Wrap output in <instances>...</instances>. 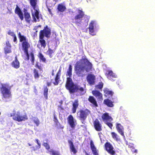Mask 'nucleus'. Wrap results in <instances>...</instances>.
<instances>
[{"label":"nucleus","instance_id":"50","mask_svg":"<svg viewBox=\"0 0 155 155\" xmlns=\"http://www.w3.org/2000/svg\"><path fill=\"white\" fill-rule=\"evenodd\" d=\"M35 142H36V143H37L38 145L37 146H39L41 147V144H40V143L39 142L38 140V139H36L35 140Z\"/></svg>","mask_w":155,"mask_h":155},{"label":"nucleus","instance_id":"12","mask_svg":"<svg viewBox=\"0 0 155 155\" xmlns=\"http://www.w3.org/2000/svg\"><path fill=\"white\" fill-rule=\"evenodd\" d=\"M105 149L110 154L114 155L115 151L113 150L114 148L111 144L109 142H107L104 144Z\"/></svg>","mask_w":155,"mask_h":155},{"label":"nucleus","instance_id":"16","mask_svg":"<svg viewBox=\"0 0 155 155\" xmlns=\"http://www.w3.org/2000/svg\"><path fill=\"white\" fill-rule=\"evenodd\" d=\"M68 122L71 128L74 129L75 126V122L76 121L74 120L72 115H70L67 118Z\"/></svg>","mask_w":155,"mask_h":155},{"label":"nucleus","instance_id":"54","mask_svg":"<svg viewBox=\"0 0 155 155\" xmlns=\"http://www.w3.org/2000/svg\"><path fill=\"white\" fill-rule=\"evenodd\" d=\"M59 107L61 109V110H64L63 108L62 107H61V106H59Z\"/></svg>","mask_w":155,"mask_h":155},{"label":"nucleus","instance_id":"47","mask_svg":"<svg viewBox=\"0 0 155 155\" xmlns=\"http://www.w3.org/2000/svg\"><path fill=\"white\" fill-rule=\"evenodd\" d=\"M8 34L12 37L15 35L13 32L11 31L10 30L8 31Z\"/></svg>","mask_w":155,"mask_h":155},{"label":"nucleus","instance_id":"10","mask_svg":"<svg viewBox=\"0 0 155 155\" xmlns=\"http://www.w3.org/2000/svg\"><path fill=\"white\" fill-rule=\"evenodd\" d=\"M51 29L47 25L44 27L43 30H41L39 34V36L44 37L45 36L48 38H50L51 34Z\"/></svg>","mask_w":155,"mask_h":155},{"label":"nucleus","instance_id":"20","mask_svg":"<svg viewBox=\"0 0 155 155\" xmlns=\"http://www.w3.org/2000/svg\"><path fill=\"white\" fill-rule=\"evenodd\" d=\"M92 93L98 99L100 100L103 99V95L99 91L96 90H94L92 91Z\"/></svg>","mask_w":155,"mask_h":155},{"label":"nucleus","instance_id":"59","mask_svg":"<svg viewBox=\"0 0 155 155\" xmlns=\"http://www.w3.org/2000/svg\"><path fill=\"white\" fill-rule=\"evenodd\" d=\"M36 30V32H38V31H37V30Z\"/></svg>","mask_w":155,"mask_h":155},{"label":"nucleus","instance_id":"49","mask_svg":"<svg viewBox=\"0 0 155 155\" xmlns=\"http://www.w3.org/2000/svg\"><path fill=\"white\" fill-rule=\"evenodd\" d=\"M6 46L8 47L11 48V46L9 41H7L6 42Z\"/></svg>","mask_w":155,"mask_h":155},{"label":"nucleus","instance_id":"5","mask_svg":"<svg viewBox=\"0 0 155 155\" xmlns=\"http://www.w3.org/2000/svg\"><path fill=\"white\" fill-rule=\"evenodd\" d=\"M78 14L73 18L71 19L72 23L79 26L81 24L84 15V12L82 10L78 9Z\"/></svg>","mask_w":155,"mask_h":155},{"label":"nucleus","instance_id":"21","mask_svg":"<svg viewBox=\"0 0 155 155\" xmlns=\"http://www.w3.org/2000/svg\"><path fill=\"white\" fill-rule=\"evenodd\" d=\"M78 106L79 101L78 100V99L75 100L72 103V107L71 109L72 113L74 114L76 113Z\"/></svg>","mask_w":155,"mask_h":155},{"label":"nucleus","instance_id":"8","mask_svg":"<svg viewBox=\"0 0 155 155\" xmlns=\"http://www.w3.org/2000/svg\"><path fill=\"white\" fill-rule=\"evenodd\" d=\"M10 117H12L13 120L18 122L24 121L28 119V117L26 114L22 116L21 115L19 112H18L17 113L10 114Z\"/></svg>","mask_w":155,"mask_h":155},{"label":"nucleus","instance_id":"22","mask_svg":"<svg viewBox=\"0 0 155 155\" xmlns=\"http://www.w3.org/2000/svg\"><path fill=\"white\" fill-rule=\"evenodd\" d=\"M90 145L91 148L93 155H99L98 153V150L97 149L92 140L91 141Z\"/></svg>","mask_w":155,"mask_h":155},{"label":"nucleus","instance_id":"19","mask_svg":"<svg viewBox=\"0 0 155 155\" xmlns=\"http://www.w3.org/2000/svg\"><path fill=\"white\" fill-rule=\"evenodd\" d=\"M15 12V13L18 15L21 21L24 19L23 13L20 8L18 7V5H16Z\"/></svg>","mask_w":155,"mask_h":155},{"label":"nucleus","instance_id":"51","mask_svg":"<svg viewBox=\"0 0 155 155\" xmlns=\"http://www.w3.org/2000/svg\"><path fill=\"white\" fill-rule=\"evenodd\" d=\"M41 25H39L38 26H36L35 27L34 30H37V29L39 27H41Z\"/></svg>","mask_w":155,"mask_h":155},{"label":"nucleus","instance_id":"3","mask_svg":"<svg viewBox=\"0 0 155 155\" xmlns=\"http://www.w3.org/2000/svg\"><path fill=\"white\" fill-rule=\"evenodd\" d=\"M1 85L0 92L2 94V97L5 99L11 98L12 97L11 86L7 83H1Z\"/></svg>","mask_w":155,"mask_h":155},{"label":"nucleus","instance_id":"57","mask_svg":"<svg viewBox=\"0 0 155 155\" xmlns=\"http://www.w3.org/2000/svg\"><path fill=\"white\" fill-rule=\"evenodd\" d=\"M28 145L29 146H31V144L29 143H28Z\"/></svg>","mask_w":155,"mask_h":155},{"label":"nucleus","instance_id":"41","mask_svg":"<svg viewBox=\"0 0 155 155\" xmlns=\"http://www.w3.org/2000/svg\"><path fill=\"white\" fill-rule=\"evenodd\" d=\"M41 148V147L38 146L37 145L35 146H33L30 147V149H31V151L32 152L33 151H35Z\"/></svg>","mask_w":155,"mask_h":155},{"label":"nucleus","instance_id":"7","mask_svg":"<svg viewBox=\"0 0 155 155\" xmlns=\"http://www.w3.org/2000/svg\"><path fill=\"white\" fill-rule=\"evenodd\" d=\"M10 117H12L13 120L18 122L24 121L28 119V117L26 114L22 116L21 115L19 112H18L17 113L10 114Z\"/></svg>","mask_w":155,"mask_h":155},{"label":"nucleus","instance_id":"33","mask_svg":"<svg viewBox=\"0 0 155 155\" xmlns=\"http://www.w3.org/2000/svg\"><path fill=\"white\" fill-rule=\"evenodd\" d=\"M31 120L37 126H39L40 124V122L38 117H32L31 118Z\"/></svg>","mask_w":155,"mask_h":155},{"label":"nucleus","instance_id":"34","mask_svg":"<svg viewBox=\"0 0 155 155\" xmlns=\"http://www.w3.org/2000/svg\"><path fill=\"white\" fill-rule=\"evenodd\" d=\"M48 89L47 86H44L43 87V94L46 100L48 99Z\"/></svg>","mask_w":155,"mask_h":155},{"label":"nucleus","instance_id":"27","mask_svg":"<svg viewBox=\"0 0 155 155\" xmlns=\"http://www.w3.org/2000/svg\"><path fill=\"white\" fill-rule=\"evenodd\" d=\"M116 127L118 132L121 135L124 137H125L124 132V128L121 124H117Z\"/></svg>","mask_w":155,"mask_h":155},{"label":"nucleus","instance_id":"46","mask_svg":"<svg viewBox=\"0 0 155 155\" xmlns=\"http://www.w3.org/2000/svg\"><path fill=\"white\" fill-rule=\"evenodd\" d=\"M54 121L57 124L58 123V120L57 118L56 115L55 114L54 116Z\"/></svg>","mask_w":155,"mask_h":155},{"label":"nucleus","instance_id":"2","mask_svg":"<svg viewBox=\"0 0 155 155\" xmlns=\"http://www.w3.org/2000/svg\"><path fill=\"white\" fill-rule=\"evenodd\" d=\"M83 62L86 64L87 67L85 70L87 72L90 71L92 68V64L86 58H82L77 61L75 66L74 71L76 74L79 77H83L85 75L84 73L85 67L82 65Z\"/></svg>","mask_w":155,"mask_h":155},{"label":"nucleus","instance_id":"18","mask_svg":"<svg viewBox=\"0 0 155 155\" xmlns=\"http://www.w3.org/2000/svg\"><path fill=\"white\" fill-rule=\"evenodd\" d=\"M102 119L104 123L107 122H110L113 120L112 118L109 115V114L105 113L101 116Z\"/></svg>","mask_w":155,"mask_h":155},{"label":"nucleus","instance_id":"56","mask_svg":"<svg viewBox=\"0 0 155 155\" xmlns=\"http://www.w3.org/2000/svg\"><path fill=\"white\" fill-rule=\"evenodd\" d=\"M134 152L135 153H137V150H135L134 151Z\"/></svg>","mask_w":155,"mask_h":155},{"label":"nucleus","instance_id":"28","mask_svg":"<svg viewBox=\"0 0 155 155\" xmlns=\"http://www.w3.org/2000/svg\"><path fill=\"white\" fill-rule=\"evenodd\" d=\"M44 37H41L39 36V40L38 42L40 43L41 47L45 48L46 46V41L44 39Z\"/></svg>","mask_w":155,"mask_h":155},{"label":"nucleus","instance_id":"37","mask_svg":"<svg viewBox=\"0 0 155 155\" xmlns=\"http://www.w3.org/2000/svg\"><path fill=\"white\" fill-rule=\"evenodd\" d=\"M34 77L35 79H38L40 77V74L38 71L35 68H34L33 70Z\"/></svg>","mask_w":155,"mask_h":155},{"label":"nucleus","instance_id":"1","mask_svg":"<svg viewBox=\"0 0 155 155\" xmlns=\"http://www.w3.org/2000/svg\"><path fill=\"white\" fill-rule=\"evenodd\" d=\"M72 66L71 64L69 65V68L67 71L66 75L67 81L65 84L66 89L68 90L70 93H74L76 92H79L82 95L84 93V89L83 87L79 86L74 84L72 81L71 77L72 75Z\"/></svg>","mask_w":155,"mask_h":155},{"label":"nucleus","instance_id":"25","mask_svg":"<svg viewBox=\"0 0 155 155\" xmlns=\"http://www.w3.org/2000/svg\"><path fill=\"white\" fill-rule=\"evenodd\" d=\"M105 75L110 79H112V78H117V75L114 73L111 70H108L105 73Z\"/></svg>","mask_w":155,"mask_h":155},{"label":"nucleus","instance_id":"13","mask_svg":"<svg viewBox=\"0 0 155 155\" xmlns=\"http://www.w3.org/2000/svg\"><path fill=\"white\" fill-rule=\"evenodd\" d=\"M27 54L25 53L26 56L25 60L27 61H29V59L31 62L32 65H34L35 61V57L34 56V53L33 51L29 53L28 52Z\"/></svg>","mask_w":155,"mask_h":155},{"label":"nucleus","instance_id":"6","mask_svg":"<svg viewBox=\"0 0 155 155\" xmlns=\"http://www.w3.org/2000/svg\"><path fill=\"white\" fill-rule=\"evenodd\" d=\"M30 4L33 9L35 10L34 13L32 14V18L34 22H36L40 21L39 11L35 9L37 5V0H30Z\"/></svg>","mask_w":155,"mask_h":155},{"label":"nucleus","instance_id":"4","mask_svg":"<svg viewBox=\"0 0 155 155\" xmlns=\"http://www.w3.org/2000/svg\"><path fill=\"white\" fill-rule=\"evenodd\" d=\"M18 36L19 40V41L21 42L22 50L25 53L28 54L27 52H28V49L30 47V45L28 42V39L25 36L22 35L20 32L18 33Z\"/></svg>","mask_w":155,"mask_h":155},{"label":"nucleus","instance_id":"44","mask_svg":"<svg viewBox=\"0 0 155 155\" xmlns=\"http://www.w3.org/2000/svg\"><path fill=\"white\" fill-rule=\"evenodd\" d=\"M43 145L45 147L46 149L48 150L50 149V147L49 144L47 143H44Z\"/></svg>","mask_w":155,"mask_h":155},{"label":"nucleus","instance_id":"31","mask_svg":"<svg viewBox=\"0 0 155 155\" xmlns=\"http://www.w3.org/2000/svg\"><path fill=\"white\" fill-rule=\"evenodd\" d=\"M104 103L109 107H113L114 106L113 102L108 99H105Z\"/></svg>","mask_w":155,"mask_h":155},{"label":"nucleus","instance_id":"26","mask_svg":"<svg viewBox=\"0 0 155 155\" xmlns=\"http://www.w3.org/2000/svg\"><path fill=\"white\" fill-rule=\"evenodd\" d=\"M15 60L12 62L11 65L13 68L18 69L20 67V63L17 59V56L15 57Z\"/></svg>","mask_w":155,"mask_h":155},{"label":"nucleus","instance_id":"38","mask_svg":"<svg viewBox=\"0 0 155 155\" xmlns=\"http://www.w3.org/2000/svg\"><path fill=\"white\" fill-rule=\"evenodd\" d=\"M48 153L51 155H61L58 151L53 150L48 151Z\"/></svg>","mask_w":155,"mask_h":155},{"label":"nucleus","instance_id":"55","mask_svg":"<svg viewBox=\"0 0 155 155\" xmlns=\"http://www.w3.org/2000/svg\"><path fill=\"white\" fill-rule=\"evenodd\" d=\"M84 152L85 153V155H89V154L88 153H87L86 151H85Z\"/></svg>","mask_w":155,"mask_h":155},{"label":"nucleus","instance_id":"32","mask_svg":"<svg viewBox=\"0 0 155 155\" xmlns=\"http://www.w3.org/2000/svg\"><path fill=\"white\" fill-rule=\"evenodd\" d=\"M58 11L60 12H63L66 9V7L62 4H59L58 5Z\"/></svg>","mask_w":155,"mask_h":155},{"label":"nucleus","instance_id":"42","mask_svg":"<svg viewBox=\"0 0 155 155\" xmlns=\"http://www.w3.org/2000/svg\"><path fill=\"white\" fill-rule=\"evenodd\" d=\"M103 86V84L102 82L98 84L95 86V87L101 90Z\"/></svg>","mask_w":155,"mask_h":155},{"label":"nucleus","instance_id":"60","mask_svg":"<svg viewBox=\"0 0 155 155\" xmlns=\"http://www.w3.org/2000/svg\"><path fill=\"white\" fill-rule=\"evenodd\" d=\"M1 114V112H0V115Z\"/></svg>","mask_w":155,"mask_h":155},{"label":"nucleus","instance_id":"40","mask_svg":"<svg viewBox=\"0 0 155 155\" xmlns=\"http://www.w3.org/2000/svg\"><path fill=\"white\" fill-rule=\"evenodd\" d=\"M11 48L8 47H5L4 48L5 53V54H8L11 52Z\"/></svg>","mask_w":155,"mask_h":155},{"label":"nucleus","instance_id":"23","mask_svg":"<svg viewBox=\"0 0 155 155\" xmlns=\"http://www.w3.org/2000/svg\"><path fill=\"white\" fill-rule=\"evenodd\" d=\"M24 15L25 21L29 23L31 20V15L30 14L25 8L24 9Z\"/></svg>","mask_w":155,"mask_h":155},{"label":"nucleus","instance_id":"52","mask_svg":"<svg viewBox=\"0 0 155 155\" xmlns=\"http://www.w3.org/2000/svg\"><path fill=\"white\" fill-rule=\"evenodd\" d=\"M48 9L49 13L50 14H52L51 9L49 8H48Z\"/></svg>","mask_w":155,"mask_h":155},{"label":"nucleus","instance_id":"36","mask_svg":"<svg viewBox=\"0 0 155 155\" xmlns=\"http://www.w3.org/2000/svg\"><path fill=\"white\" fill-rule=\"evenodd\" d=\"M38 56L40 61H41L44 63H46V59L41 52H39L38 53Z\"/></svg>","mask_w":155,"mask_h":155},{"label":"nucleus","instance_id":"11","mask_svg":"<svg viewBox=\"0 0 155 155\" xmlns=\"http://www.w3.org/2000/svg\"><path fill=\"white\" fill-rule=\"evenodd\" d=\"M90 112V111L87 109L84 110H80L78 112L79 113V119L81 120H85Z\"/></svg>","mask_w":155,"mask_h":155},{"label":"nucleus","instance_id":"14","mask_svg":"<svg viewBox=\"0 0 155 155\" xmlns=\"http://www.w3.org/2000/svg\"><path fill=\"white\" fill-rule=\"evenodd\" d=\"M95 76L93 74H89L87 77V80L88 84L91 85L95 84Z\"/></svg>","mask_w":155,"mask_h":155},{"label":"nucleus","instance_id":"43","mask_svg":"<svg viewBox=\"0 0 155 155\" xmlns=\"http://www.w3.org/2000/svg\"><path fill=\"white\" fill-rule=\"evenodd\" d=\"M35 67L38 68L40 71H41L42 70V67L39 65V63L38 61H37L36 62L35 65Z\"/></svg>","mask_w":155,"mask_h":155},{"label":"nucleus","instance_id":"53","mask_svg":"<svg viewBox=\"0 0 155 155\" xmlns=\"http://www.w3.org/2000/svg\"><path fill=\"white\" fill-rule=\"evenodd\" d=\"M54 70H52L51 72V75L52 76H54Z\"/></svg>","mask_w":155,"mask_h":155},{"label":"nucleus","instance_id":"30","mask_svg":"<svg viewBox=\"0 0 155 155\" xmlns=\"http://www.w3.org/2000/svg\"><path fill=\"white\" fill-rule=\"evenodd\" d=\"M104 92L105 93V96L111 97L114 94V92L111 91L109 90L107 88H105L104 89Z\"/></svg>","mask_w":155,"mask_h":155},{"label":"nucleus","instance_id":"39","mask_svg":"<svg viewBox=\"0 0 155 155\" xmlns=\"http://www.w3.org/2000/svg\"><path fill=\"white\" fill-rule=\"evenodd\" d=\"M54 50L51 49L50 48H48V50L47 52V54L49 56V57L50 58H51L52 57V54L54 52Z\"/></svg>","mask_w":155,"mask_h":155},{"label":"nucleus","instance_id":"48","mask_svg":"<svg viewBox=\"0 0 155 155\" xmlns=\"http://www.w3.org/2000/svg\"><path fill=\"white\" fill-rule=\"evenodd\" d=\"M12 37H13V41L15 42V44H17V39L16 35H15L14 36Z\"/></svg>","mask_w":155,"mask_h":155},{"label":"nucleus","instance_id":"58","mask_svg":"<svg viewBox=\"0 0 155 155\" xmlns=\"http://www.w3.org/2000/svg\"><path fill=\"white\" fill-rule=\"evenodd\" d=\"M87 16V18L88 19H88H89V16Z\"/></svg>","mask_w":155,"mask_h":155},{"label":"nucleus","instance_id":"9","mask_svg":"<svg viewBox=\"0 0 155 155\" xmlns=\"http://www.w3.org/2000/svg\"><path fill=\"white\" fill-rule=\"evenodd\" d=\"M61 68H60L58 71L57 73L55 75L54 79H51V82H47V86L48 87L51 85V82L53 83L54 85H57L61 81L60 77L61 75Z\"/></svg>","mask_w":155,"mask_h":155},{"label":"nucleus","instance_id":"45","mask_svg":"<svg viewBox=\"0 0 155 155\" xmlns=\"http://www.w3.org/2000/svg\"><path fill=\"white\" fill-rule=\"evenodd\" d=\"M106 125H107L111 129H112V127H113V124L109 122H107L104 123Z\"/></svg>","mask_w":155,"mask_h":155},{"label":"nucleus","instance_id":"24","mask_svg":"<svg viewBox=\"0 0 155 155\" xmlns=\"http://www.w3.org/2000/svg\"><path fill=\"white\" fill-rule=\"evenodd\" d=\"M68 142L69 145V147L71 151V152H72L74 154H76L77 152V150L75 148L73 141L71 140H68Z\"/></svg>","mask_w":155,"mask_h":155},{"label":"nucleus","instance_id":"29","mask_svg":"<svg viewBox=\"0 0 155 155\" xmlns=\"http://www.w3.org/2000/svg\"><path fill=\"white\" fill-rule=\"evenodd\" d=\"M88 101L95 107H97L98 106L97 102L95 98L93 96H90L88 98Z\"/></svg>","mask_w":155,"mask_h":155},{"label":"nucleus","instance_id":"15","mask_svg":"<svg viewBox=\"0 0 155 155\" xmlns=\"http://www.w3.org/2000/svg\"><path fill=\"white\" fill-rule=\"evenodd\" d=\"M95 130L97 131L102 130V126L98 120L96 119L93 122Z\"/></svg>","mask_w":155,"mask_h":155},{"label":"nucleus","instance_id":"35","mask_svg":"<svg viewBox=\"0 0 155 155\" xmlns=\"http://www.w3.org/2000/svg\"><path fill=\"white\" fill-rule=\"evenodd\" d=\"M111 134L112 137L116 140L117 141H120V139L119 136L116 133L114 132H112Z\"/></svg>","mask_w":155,"mask_h":155},{"label":"nucleus","instance_id":"17","mask_svg":"<svg viewBox=\"0 0 155 155\" xmlns=\"http://www.w3.org/2000/svg\"><path fill=\"white\" fill-rule=\"evenodd\" d=\"M94 26H95V21H91L89 25V32L90 34L93 36L96 35L94 31Z\"/></svg>","mask_w":155,"mask_h":155}]
</instances>
